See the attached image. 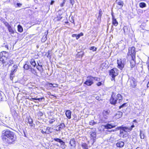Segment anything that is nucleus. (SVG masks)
Wrapping results in <instances>:
<instances>
[{"instance_id":"57","label":"nucleus","mask_w":149,"mask_h":149,"mask_svg":"<svg viewBox=\"0 0 149 149\" xmlns=\"http://www.w3.org/2000/svg\"><path fill=\"white\" fill-rule=\"evenodd\" d=\"M148 70H149V62H148Z\"/></svg>"},{"instance_id":"2","label":"nucleus","mask_w":149,"mask_h":149,"mask_svg":"<svg viewBox=\"0 0 149 149\" xmlns=\"http://www.w3.org/2000/svg\"><path fill=\"white\" fill-rule=\"evenodd\" d=\"M123 98L121 95L118 94L117 95H112L110 99V103L113 104H115L117 103H119L122 101Z\"/></svg>"},{"instance_id":"43","label":"nucleus","mask_w":149,"mask_h":149,"mask_svg":"<svg viewBox=\"0 0 149 149\" xmlns=\"http://www.w3.org/2000/svg\"><path fill=\"white\" fill-rule=\"evenodd\" d=\"M43 115V113H42V112H41V111H39L38 113V116H42Z\"/></svg>"},{"instance_id":"19","label":"nucleus","mask_w":149,"mask_h":149,"mask_svg":"<svg viewBox=\"0 0 149 149\" xmlns=\"http://www.w3.org/2000/svg\"><path fill=\"white\" fill-rule=\"evenodd\" d=\"M65 127V126L63 123H61L58 126V131H60L63 129Z\"/></svg>"},{"instance_id":"40","label":"nucleus","mask_w":149,"mask_h":149,"mask_svg":"<svg viewBox=\"0 0 149 149\" xmlns=\"http://www.w3.org/2000/svg\"><path fill=\"white\" fill-rule=\"evenodd\" d=\"M132 140L135 143H136L137 141L136 139V137L135 136L134 137H133L132 139Z\"/></svg>"},{"instance_id":"24","label":"nucleus","mask_w":149,"mask_h":149,"mask_svg":"<svg viewBox=\"0 0 149 149\" xmlns=\"http://www.w3.org/2000/svg\"><path fill=\"white\" fill-rule=\"evenodd\" d=\"M30 71L34 74L36 75H37V74L36 70L33 68H31Z\"/></svg>"},{"instance_id":"11","label":"nucleus","mask_w":149,"mask_h":149,"mask_svg":"<svg viewBox=\"0 0 149 149\" xmlns=\"http://www.w3.org/2000/svg\"><path fill=\"white\" fill-rule=\"evenodd\" d=\"M105 128L106 129H110L115 127V125L107 123L104 126Z\"/></svg>"},{"instance_id":"15","label":"nucleus","mask_w":149,"mask_h":149,"mask_svg":"<svg viewBox=\"0 0 149 149\" xmlns=\"http://www.w3.org/2000/svg\"><path fill=\"white\" fill-rule=\"evenodd\" d=\"M70 144L71 146L75 147L76 146V144L74 139H70Z\"/></svg>"},{"instance_id":"30","label":"nucleus","mask_w":149,"mask_h":149,"mask_svg":"<svg viewBox=\"0 0 149 149\" xmlns=\"http://www.w3.org/2000/svg\"><path fill=\"white\" fill-rule=\"evenodd\" d=\"M18 31L20 32H22L23 31V29L21 26L19 25L17 26Z\"/></svg>"},{"instance_id":"44","label":"nucleus","mask_w":149,"mask_h":149,"mask_svg":"<svg viewBox=\"0 0 149 149\" xmlns=\"http://www.w3.org/2000/svg\"><path fill=\"white\" fill-rule=\"evenodd\" d=\"M70 3L72 4V5L74 4V0H70Z\"/></svg>"},{"instance_id":"6","label":"nucleus","mask_w":149,"mask_h":149,"mask_svg":"<svg viewBox=\"0 0 149 149\" xmlns=\"http://www.w3.org/2000/svg\"><path fill=\"white\" fill-rule=\"evenodd\" d=\"M93 77L90 76L87 77V80L84 84L88 86H90L93 83Z\"/></svg>"},{"instance_id":"26","label":"nucleus","mask_w":149,"mask_h":149,"mask_svg":"<svg viewBox=\"0 0 149 149\" xmlns=\"http://www.w3.org/2000/svg\"><path fill=\"white\" fill-rule=\"evenodd\" d=\"M81 146L84 149H88V146L85 143H83L81 144Z\"/></svg>"},{"instance_id":"1","label":"nucleus","mask_w":149,"mask_h":149,"mask_svg":"<svg viewBox=\"0 0 149 149\" xmlns=\"http://www.w3.org/2000/svg\"><path fill=\"white\" fill-rule=\"evenodd\" d=\"M1 137L3 142L7 144L12 143L15 139L14 133L8 130L2 132Z\"/></svg>"},{"instance_id":"49","label":"nucleus","mask_w":149,"mask_h":149,"mask_svg":"<svg viewBox=\"0 0 149 149\" xmlns=\"http://www.w3.org/2000/svg\"><path fill=\"white\" fill-rule=\"evenodd\" d=\"M79 38L81 36H82L83 35V34L82 33H80L78 34Z\"/></svg>"},{"instance_id":"53","label":"nucleus","mask_w":149,"mask_h":149,"mask_svg":"<svg viewBox=\"0 0 149 149\" xmlns=\"http://www.w3.org/2000/svg\"><path fill=\"white\" fill-rule=\"evenodd\" d=\"M43 98H37V100H38L39 101H41L42 100Z\"/></svg>"},{"instance_id":"58","label":"nucleus","mask_w":149,"mask_h":149,"mask_svg":"<svg viewBox=\"0 0 149 149\" xmlns=\"http://www.w3.org/2000/svg\"><path fill=\"white\" fill-rule=\"evenodd\" d=\"M136 149H141V148L140 147H138L136 148Z\"/></svg>"},{"instance_id":"56","label":"nucleus","mask_w":149,"mask_h":149,"mask_svg":"<svg viewBox=\"0 0 149 149\" xmlns=\"http://www.w3.org/2000/svg\"><path fill=\"white\" fill-rule=\"evenodd\" d=\"M32 100H37V98H32Z\"/></svg>"},{"instance_id":"47","label":"nucleus","mask_w":149,"mask_h":149,"mask_svg":"<svg viewBox=\"0 0 149 149\" xmlns=\"http://www.w3.org/2000/svg\"><path fill=\"white\" fill-rule=\"evenodd\" d=\"M97 84L98 86H100L102 84V83L101 82H98Z\"/></svg>"},{"instance_id":"61","label":"nucleus","mask_w":149,"mask_h":149,"mask_svg":"<svg viewBox=\"0 0 149 149\" xmlns=\"http://www.w3.org/2000/svg\"><path fill=\"white\" fill-rule=\"evenodd\" d=\"M38 66H40V65H40L38 63Z\"/></svg>"},{"instance_id":"23","label":"nucleus","mask_w":149,"mask_h":149,"mask_svg":"<svg viewBox=\"0 0 149 149\" xmlns=\"http://www.w3.org/2000/svg\"><path fill=\"white\" fill-rule=\"evenodd\" d=\"M9 32L12 34H14V30L10 26L8 28Z\"/></svg>"},{"instance_id":"18","label":"nucleus","mask_w":149,"mask_h":149,"mask_svg":"<svg viewBox=\"0 0 149 149\" xmlns=\"http://www.w3.org/2000/svg\"><path fill=\"white\" fill-rule=\"evenodd\" d=\"M71 112L70 110H67L65 112V115L69 119L71 118Z\"/></svg>"},{"instance_id":"36","label":"nucleus","mask_w":149,"mask_h":149,"mask_svg":"<svg viewBox=\"0 0 149 149\" xmlns=\"http://www.w3.org/2000/svg\"><path fill=\"white\" fill-rule=\"evenodd\" d=\"M97 124L96 122H95L93 120H91L89 123V124L90 125H93Z\"/></svg>"},{"instance_id":"17","label":"nucleus","mask_w":149,"mask_h":149,"mask_svg":"<svg viewBox=\"0 0 149 149\" xmlns=\"http://www.w3.org/2000/svg\"><path fill=\"white\" fill-rule=\"evenodd\" d=\"M102 13L101 10L100 9L99 11V13L98 14V16L97 17V19L98 22H100L101 20V17Z\"/></svg>"},{"instance_id":"39","label":"nucleus","mask_w":149,"mask_h":149,"mask_svg":"<svg viewBox=\"0 0 149 149\" xmlns=\"http://www.w3.org/2000/svg\"><path fill=\"white\" fill-rule=\"evenodd\" d=\"M4 23L6 26L7 28H8L10 26V25L8 23L6 22H4Z\"/></svg>"},{"instance_id":"28","label":"nucleus","mask_w":149,"mask_h":149,"mask_svg":"<svg viewBox=\"0 0 149 149\" xmlns=\"http://www.w3.org/2000/svg\"><path fill=\"white\" fill-rule=\"evenodd\" d=\"M118 4L119 6L118 8H120L123 6V3L122 1H120L118 3Z\"/></svg>"},{"instance_id":"7","label":"nucleus","mask_w":149,"mask_h":149,"mask_svg":"<svg viewBox=\"0 0 149 149\" xmlns=\"http://www.w3.org/2000/svg\"><path fill=\"white\" fill-rule=\"evenodd\" d=\"M118 71L116 68L112 69L109 71V75L112 76V78L114 79L115 76L118 75Z\"/></svg>"},{"instance_id":"45","label":"nucleus","mask_w":149,"mask_h":149,"mask_svg":"<svg viewBox=\"0 0 149 149\" xmlns=\"http://www.w3.org/2000/svg\"><path fill=\"white\" fill-rule=\"evenodd\" d=\"M126 104V103H125L123 104L122 105H121L119 107V109H120L122 108Z\"/></svg>"},{"instance_id":"13","label":"nucleus","mask_w":149,"mask_h":149,"mask_svg":"<svg viewBox=\"0 0 149 149\" xmlns=\"http://www.w3.org/2000/svg\"><path fill=\"white\" fill-rule=\"evenodd\" d=\"M6 59L8 61L7 62L5 61L4 64L6 66L8 65V67H9L11 65V64L13 63V60L9 59L8 58H7Z\"/></svg>"},{"instance_id":"50","label":"nucleus","mask_w":149,"mask_h":149,"mask_svg":"<svg viewBox=\"0 0 149 149\" xmlns=\"http://www.w3.org/2000/svg\"><path fill=\"white\" fill-rule=\"evenodd\" d=\"M61 144L62 145H64L65 144V143L62 140V142H60Z\"/></svg>"},{"instance_id":"31","label":"nucleus","mask_w":149,"mask_h":149,"mask_svg":"<svg viewBox=\"0 0 149 149\" xmlns=\"http://www.w3.org/2000/svg\"><path fill=\"white\" fill-rule=\"evenodd\" d=\"M103 113L104 115L107 116V115H109L110 113V111L109 110H104L103 111Z\"/></svg>"},{"instance_id":"32","label":"nucleus","mask_w":149,"mask_h":149,"mask_svg":"<svg viewBox=\"0 0 149 149\" xmlns=\"http://www.w3.org/2000/svg\"><path fill=\"white\" fill-rule=\"evenodd\" d=\"M37 69L40 72H42L43 71V69L42 68V65H40V66H37Z\"/></svg>"},{"instance_id":"37","label":"nucleus","mask_w":149,"mask_h":149,"mask_svg":"<svg viewBox=\"0 0 149 149\" xmlns=\"http://www.w3.org/2000/svg\"><path fill=\"white\" fill-rule=\"evenodd\" d=\"M72 36L73 37H76L77 40H78L79 38L78 34H73L72 35Z\"/></svg>"},{"instance_id":"62","label":"nucleus","mask_w":149,"mask_h":149,"mask_svg":"<svg viewBox=\"0 0 149 149\" xmlns=\"http://www.w3.org/2000/svg\"><path fill=\"white\" fill-rule=\"evenodd\" d=\"M123 30H124V32H125V28H123Z\"/></svg>"},{"instance_id":"14","label":"nucleus","mask_w":149,"mask_h":149,"mask_svg":"<svg viewBox=\"0 0 149 149\" xmlns=\"http://www.w3.org/2000/svg\"><path fill=\"white\" fill-rule=\"evenodd\" d=\"M132 58L130 62V66L131 68L134 67L135 65V58Z\"/></svg>"},{"instance_id":"9","label":"nucleus","mask_w":149,"mask_h":149,"mask_svg":"<svg viewBox=\"0 0 149 149\" xmlns=\"http://www.w3.org/2000/svg\"><path fill=\"white\" fill-rule=\"evenodd\" d=\"M128 83L132 87L134 88L136 85V82L134 78L130 79L128 81Z\"/></svg>"},{"instance_id":"21","label":"nucleus","mask_w":149,"mask_h":149,"mask_svg":"<svg viewBox=\"0 0 149 149\" xmlns=\"http://www.w3.org/2000/svg\"><path fill=\"white\" fill-rule=\"evenodd\" d=\"M140 138L141 139H144L145 135L143 131L142 130L140 131Z\"/></svg>"},{"instance_id":"60","label":"nucleus","mask_w":149,"mask_h":149,"mask_svg":"<svg viewBox=\"0 0 149 149\" xmlns=\"http://www.w3.org/2000/svg\"><path fill=\"white\" fill-rule=\"evenodd\" d=\"M19 5H21V4L20 3H17V5H18V6H19Z\"/></svg>"},{"instance_id":"16","label":"nucleus","mask_w":149,"mask_h":149,"mask_svg":"<svg viewBox=\"0 0 149 149\" xmlns=\"http://www.w3.org/2000/svg\"><path fill=\"white\" fill-rule=\"evenodd\" d=\"M117 146L118 147L121 148L123 147L124 145V142L122 141H120L117 143L116 144Z\"/></svg>"},{"instance_id":"38","label":"nucleus","mask_w":149,"mask_h":149,"mask_svg":"<svg viewBox=\"0 0 149 149\" xmlns=\"http://www.w3.org/2000/svg\"><path fill=\"white\" fill-rule=\"evenodd\" d=\"M54 141L59 143L62 142V140L58 138H54Z\"/></svg>"},{"instance_id":"35","label":"nucleus","mask_w":149,"mask_h":149,"mask_svg":"<svg viewBox=\"0 0 149 149\" xmlns=\"http://www.w3.org/2000/svg\"><path fill=\"white\" fill-rule=\"evenodd\" d=\"M89 49L90 50H92L93 52H95V51H96V50H97V48L96 47H95L93 46V47H91L89 48Z\"/></svg>"},{"instance_id":"63","label":"nucleus","mask_w":149,"mask_h":149,"mask_svg":"<svg viewBox=\"0 0 149 149\" xmlns=\"http://www.w3.org/2000/svg\"><path fill=\"white\" fill-rule=\"evenodd\" d=\"M65 147H64L63 148V149H65Z\"/></svg>"},{"instance_id":"20","label":"nucleus","mask_w":149,"mask_h":149,"mask_svg":"<svg viewBox=\"0 0 149 149\" xmlns=\"http://www.w3.org/2000/svg\"><path fill=\"white\" fill-rule=\"evenodd\" d=\"M122 114L123 113L122 112L118 111L116 115V118H119L122 117Z\"/></svg>"},{"instance_id":"48","label":"nucleus","mask_w":149,"mask_h":149,"mask_svg":"<svg viewBox=\"0 0 149 149\" xmlns=\"http://www.w3.org/2000/svg\"><path fill=\"white\" fill-rule=\"evenodd\" d=\"M62 17L60 16L59 17H57L56 18H57L56 20L58 21L60 20L62 18Z\"/></svg>"},{"instance_id":"12","label":"nucleus","mask_w":149,"mask_h":149,"mask_svg":"<svg viewBox=\"0 0 149 149\" xmlns=\"http://www.w3.org/2000/svg\"><path fill=\"white\" fill-rule=\"evenodd\" d=\"M112 17V24L115 26H116L118 25V23L116 19L115 18L113 15L112 14H111Z\"/></svg>"},{"instance_id":"5","label":"nucleus","mask_w":149,"mask_h":149,"mask_svg":"<svg viewBox=\"0 0 149 149\" xmlns=\"http://www.w3.org/2000/svg\"><path fill=\"white\" fill-rule=\"evenodd\" d=\"M126 59L125 58L122 60L121 59H118L117 63L118 65V67L120 70H122L124 67V62H125Z\"/></svg>"},{"instance_id":"51","label":"nucleus","mask_w":149,"mask_h":149,"mask_svg":"<svg viewBox=\"0 0 149 149\" xmlns=\"http://www.w3.org/2000/svg\"><path fill=\"white\" fill-rule=\"evenodd\" d=\"M51 129V128L49 127H47L46 129V130L47 131V132H51L50 131V130Z\"/></svg>"},{"instance_id":"34","label":"nucleus","mask_w":149,"mask_h":149,"mask_svg":"<svg viewBox=\"0 0 149 149\" xmlns=\"http://www.w3.org/2000/svg\"><path fill=\"white\" fill-rule=\"evenodd\" d=\"M40 130L41 132L43 134H49L50 133H51L52 132H47V131H43V130Z\"/></svg>"},{"instance_id":"33","label":"nucleus","mask_w":149,"mask_h":149,"mask_svg":"<svg viewBox=\"0 0 149 149\" xmlns=\"http://www.w3.org/2000/svg\"><path fill=\"white\" fill-rule=\"evenodd\" d=\"M31 67V66L27 64H25L24 66V68L27 70L29 69Z\"/></svg>"},{"instance_id":"59","label":"nucleus","mask_w":149,"mask_h":149,"mask_svg":"<svg viewBox=\"0 0 149 149\" xmlns=\"http://www.w3.org/2000/svg\"><path fill=\"white\" fill-rule=\"evenodd\" d=\"M54 2V1H52V2H51V4H53V3Z\"/></svg>"},{"instance_id":"54","label":"nucleus","mask_w":149,"mask_h":149,"mask_svg":"<svg viewBox=\"0 0 149 149\" xmlns=\"http://www.w3.org/2000/svg\"><path fill=\"white\" fill-rule=\"evenodd\" d=\"M64 3H65V2H63V3H61V5H60L61 6V7H62V6H63L64 4Z\"/></svg>"},{"instance_id":"22","label":"nucleus","mask_w":149,"mask_h":149,"mask_svg":"<svg viewBox=\"0 0 149 149\" xmlns=\"http://www.w3.org/2000/svg\"><path fill=\"white\" fill-rule=\"evenodd\" d=\"M91 137L93 138V141H94V140L95 139L96 137V133L95 132H93L91 134Z\"/></svg>"},{"instance_id":"10","label":"nucleus","mask_w":149,"mask_h":149,"mask_svg":"<svg viewBox=\"0 0 149 149\" xmlns=\"http://www.w3.org/2000/svg\"><path fill=\"white\" fill-rule=\"evenodd\" d=\"M17 65H14L13 66L10 74L11 76L13 75L16 72L17 70Z\"/></svg>"},{"instance_id":"52","label":"nucleus","mask_w":149,"mask_h":149,"mask_svg":"<svg viewBox=\"0 0 149 149\" xmlns=\"http://www.w3.org/2000/svg\"><path fill=\"white\" fill-rule=\"evenodd\" d=\"M50 85H51V86H50V87L53 86L54 87H55L57 86V85L56 84H54V86H53V85L52 84H51Z\"/></svg>"},{"instance_id":"3","label":"nucleus","mask_w":149,"mask_h":149,"mask_svg":"<svg viewBox=\"0 0 149 149\" xmlns=\"http://www.w3.org/2000/svg\"><path fill=\"white\" fill-rule=\"evenodd\" d=\"M134 127L133 125L131 127H118V129H121L120 130V135L121 136L123 134V131L125 132H130L132 130V128Z\"/></svg>"},{"instance_id":"25","label":"nucleus","mask_w":149,"mask_h":149,"mask_svg":"<svg viewBox=\"0 0 149 149\" xmlns=\"http://www.w3.org/2000/svg\"><path fill=\"white\" fill-rule=\"evenodd\" d=\"M30 63L34 67H35L36 65V63L34 59H32L30 61Z\"/></svg>"},{"instance_id":"4","label":"nucleus","mask_w":149,"mask_h":149,"mask_svg":"<svg viewBox=\"0 0 149 149\" xmlns=\"http://www.w3.org/2000/svg\"><path fill=\"white\" fill-rule=\"evenodd\" d=\"M127 54L129 56H130L132 58H135L136 52L135 51V48L134 47H132L129 48Z\"/></svg>"},{"instance_id":"55","label":"nucleus","mask_w":149,"mask_h":149,"mask_svg":"<svg viewBox=\"0 0 149 149\" xmlns=\"http://www.w3.org/2000/svg\"><path fill=\"white\" fill-rule=\"evenodd\" d=\"M3 117V114L0 112V118Z\"/></svg>"},{"instance_id":"29","label":"nucleus","mask_w":149,"mask_h":149,"mask_svg":"<svg viewBox=\"0 0 149 149\" xmlns=\"http://www.w3.org/2000/svg\"><path fill=\"white\" fill-rule=\"evenodd\" d=\"M28 123L31 126H33V120L31 118H29L28 119Z\"/></svg>"},{"instance_id":"8","label":"nucleus","mask_w":149,"mask_h":149,"mask_svg":"<svg viewBox=\"0 0 149 149\" xmlns=\"http://www.w3.org/2000/svg\"><path fill=\"white\" fill-rule=\"evenodd\" d=\"M6 53V52L3 51L0 54V61H2L3 64H4L5 61L7 62L8 61L6 59L7 57L4 55Z\"/></svg>"},{"instance_id":"46","label":"nucleus","mask_w":149,"mask_h":149,"mask_svg":"<svg viewBox=\"0 0 149 149\" xmlns=\"http://www.w3.org/2000/svg\"><path fill=\"white\" fill-rule=\"evenodd\" d=\"M93 80H95L97 81H99L100 80L97 77H93Z\"/></svg>"},{"instance_id":"42","label":"nucleus","mask_w":149,"mask_h":149,"mask_svg":"<svg viewBox=\"0 0 149 149\" xmlns=\"http://www.w3.org/2000/svg\"><path fill=\"white\" fill-rule=\"evenodd\" d=\"M95 99L97 100H99V101L102 100V99H101V98L100 97L98 96L96 97H95Z\"/></svg>"},{"instance_id":"27","label":"nucleus","mask_w":149,"mask_h":149,"mask_svg":"<svg viewBox=\"0 0 149 149\" xmlns=\"http://www.w3.org/2000/svg\"><path fill=\"white\" fill-rule=\"evenodd\" d=\"M139 6L140 7L143 8L146 7V4L145 3L141 2L139 3Z\"/></svg>"},{"instance_id":"41","label":"nucleus","mask_w":149,"mask_h":149,"mask_svg":"<svg viewBox=\"0 0 149 149\" xmlns=\"http://www.w3.org/2000/svg\"><path fill=\"white\" fill-rule=\"evenodd\" d=\"M55 121V120L54 119H51L49 121V123L50 124H52Z\"/></svg>"}]
</instances>
